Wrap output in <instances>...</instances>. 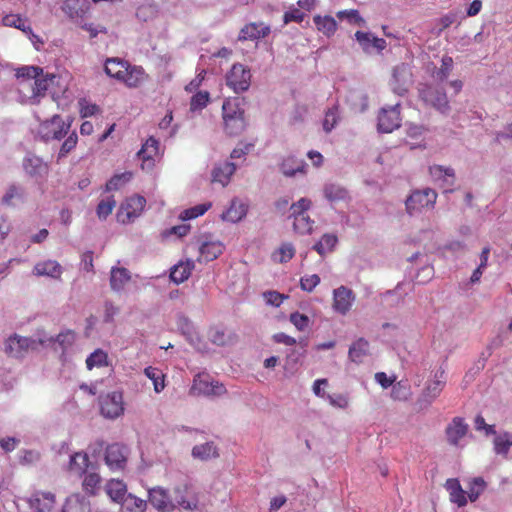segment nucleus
<instances>
[{"label": "nucleus", "instance_id": "nucleus-1", "mask_svg": "<svg viewBox=\"0 0 512 512\" xmlns=\"http://www.w3.org/2000/svg\"><path fill=\"white\" fill-rule=\"evenodd\" d=\"M52 339H44L42 337L30 338L14 335L8 338L5 343V352L11 357H23L28 351L37 350L40 346L52 342Z\"/></svg>", "mask_w": 512, "mask_h": 512}, {"label": "nucleus", "instance_id": "nucleus-2", "mask_svg": "<svg viewBox=\"0 0 512 512\" xmlns=\"http://www.w3.org/2000/svg\"><path fill=\"white\" fill-rule=\"evenodd\" d=\"M419 98L428 106L433 107L442 114L450 111L449 101L443 88L431 84H422L419 89Z\"/></svg>", "mask_w": 512, "mask_h": 512}, {"label": "nucleus", "instance_id": "nucleus-3", "mask_svg": "<svg viewBox=\"0 0 512 512\" xmlns=\"http://www.w3.org/2000/svg\"><path fill=\"white\" fill-rule=\"evenodd\" d=\"M311 206V201L307 198H301L290 207L291 217H293V228L295 232L305 235L313 230L314 221L310 219L307 211Z\"/></svg>", "mask_w": 512, "mask_h": 512}, {"label": "nucleus", "instance_id": "nucleus-4", "mask_svg": "<svg viewBox=\"0 0 512 512\" xmlns=\"http://www.w3.org/2000/svg\"><path fill=\"white\" fill-rule=\"evenodd\" d=\"M190 395L221 396L226 393L223 383L213 380L207 373H198L189 391Z\"/></svg>", "mask_w": 512, "mask_h": 512}, {"label": "nucleus", "instance_id": "nucleus-5", "mask_svg": "<svg viewBox=\"0 0 512 512\" xmlns=\"http://www.w3.org/2000/svg\"><path fill=\"white\" fill-rule=\"evenodd\" d=\"M437 193L431 188L414 191L406 200V209L410 215L421 212L423 209L433 208Z\"/></svg>", "mask_w": 512, "mask_h": 512}, {"label": "nucleus", "instance_id": "nucleus-6", "mask_svg": "<svg viewBox=\"0 0 512 512\" xmlns=\"http://www.w3.org/2000/svg\"><path fill=\"white\" fill-rule=\"evenodd\" d=\"M251 83L250 69L244 65L237 63L232 66L226 75V84L235 93H240L248 90Z\"/></svg>", "mask_w": 512, "mask_h": 512}, {"label": "nucleus", "instance_id": "nucleus-7", "mask_svg": "<svg viewBox=\"0 0 512 512\" xmlns=\"http://www.w3.org/2000/svg\"><path fill=\"white\" fill-rule=\"evenodd\" d=\"M101 415L107 419H116L124 413L123 394L113 391L100 398Z\"/></svg>", "mask_w": 512, "mask_h": 512}, {"label": "nucleus", "instance_id": "nucleus-8", "mask_svg": "<svg viewBox=\"0 0 512 512\" xmlns=\"http://www.w3.org/2000/svg\"><path fill=\"white\" fill-rule=\"evenodd\" d=\"M26 502L32 512H52L56 505V495L51 491L35 490Z\"/></svg>", "mask_w": 512, "mask_h": 512}, {"label": "nucleus", "instance_id": "nucleus-9", "mask_svg": "<svg viewBox=\"0 0 512 512\" xmlns=\"http://www.w3.org/2000/svg\"><path fill=\"white\" fill-rule=\"evenodd\" d=\"M145 205L146 199L143 196L135 195L128 198L120 207L117 214L118 220L122 223L132 222L141 214Z\"/></svg>", "mask_w": 512, "mask_h": 512}, {"label": "nucleus", "instance_id": "nucleus-10", "mask_svg": "<svg viewBox=\"0 0 512 512\" xmlns=\"http://www.w3.org/2000/svg\"><path fill=\"white\" fill-rule=\"evenodd\" d=\"M70 123H65L59 115H53L50 120L41 125V134L45 140H60L69 131Z\"/></svg>", "mask_w": 512, "mask_h": 512}, {"label": "nucleus", "instance_id": "nucleus-11", "mask_svg": "<svg viewBox=\"0 0 512 512\" xmlns=\"http://www.w3.org/2000/svg\"><path fill=\"white\" fill-rule=\"evenodd\" d=\"M400 122L399 104L388 108H382L378 115V130L383 133H391L400 127Z\"/></svg>", "mask_w": 512, "mask_h": 512}, {"label": "nucleus", "instance_id": "nucleus-12", "mask_svg": "<svg viewBox=\"0 0 512 512\" xmlns=\"http://www.w3.org/2000/svg\"><path fill=\"white\" fill-rule=\"evenodd\" d=\"M176 507L186 511H194L199 506V493L192 486L184 485L175 489Z\"/></svg>", "mask_w": 512, "mask_h": 512}, {"label": "nucleus", "instance_id": "nucleus-13", "mask_svg": "<svg viewBox=\"0 0 512 512\" xmlns=\"http://www.w3.org/2000/svg\"><path fill=\"white\" fill-rule=\"evenodd\" d=\"M148 501L159 512H172L176 508L168 491L160 486L148 490Z\"/></svg>", "mask_w": 512, "mask_h": 512}, {"label": "nucleus", "instance_id": "nucleus-14", "mask_svg": "<svg viewBox=\"0 0 512 512\" xmlns=\"http://www.w3.org/2000/svg\"><path fill=\"white\" fill-rule=\"evenodd\" d=\"M355 293L346 286H340L333 291L332 307L335 312L346 315L355 302Z\"/></svg>", "mask_w": 512, "mask_h": 512}, {"label": "nucleus", "instance_id": "nucleus-15", "mask_svg": "<svg viewBox=\"0 0 512 512\" xmlns=\"http://www.w3.org/2000/svg\"><path fill=\"white\" fill-rule=\"evenodd\" d=\"M105 463L111 470L124 469L127 463V448L118 443L108 445L105 450Z\"/></svg>", "mask_w": 512, "mask_h": 512}, {"label": "nucleus", "instance_id": "nucleus-16", "mask_svg": "<svg viewBox=\"0 0 512 512\" xmlns=\"http://www.w3.org/2000/svg\"><path fill=\"white\" fill-rule=\"evenodd\" d=\"M149 79V74L142 66L129 64V69H126L119 82L129 89H137L147 83Z\"/></svg>", "mask_w": 512, "mask_h": 512}, {"label": "nucleus", "instance_id": "nucleus-17", "mask_svg": "<svg viewBox=\"0 0 512 512\" xmlns=\"http://www.w3.org/2000/svg\"><path fill=\"white\" fill-rule=\"evenodd\" d=\"M159 154V142L154 137H149L138 151L137 156L142 161V169H151L155 163V157Z\"/></svg>", "mask_w": 512, "mask_h": 512}, {"label": "nucleus", "instance_id": "nucleus-18", "mask_svg": "<svg viewBox=\"0 0 512 512\" xmlns=\"http://www.w3.org/2000/svg\"><path fill=\"white\" fill-rule=\"evenodd\" d=\"M355 38L363 51L367 53L371 52L372 49H375L377 52H382L387 46L385 39L375 37L368 32L357 31Z\"/></svg>", "mask_w": 512, "mask_h": 512}, {"label": "nucleus", "instance_id": "nucleus-19", "mask_svg": "<svg viewBox=\"0 0 512 512\" xmlns=\"http://www.w3.org/2000/svg\"><path fill=\"white\" fill-rule=\"evenodd\" d=\"M61 10L70 19L83 18L90 10L89 0H64Z\"/></svg>", "mask_w": 512, "mask_h": 512}, {"label": "nucleus", "instance_id": "nucleus-20", "mask_svg": "<svg viewBox=\"0 0 512 512\" xmlns=\"http://www.w3.org/2000/svg\"><path fill=\"white\" fill-rule=\"evenodd\" d=\"M23 168L31 177H44L48 174L49 166L40 157L27 155L23 160Z\"/></svg>", "mask_w": 512, "mask_h": 512}, {"label": "nucleus", "instance_id": "nucleus-21", "mask_svg": "<svg viewBox=\"0 0 512 512\" xmlns=\"http://www.w3.org/2000/svg\"><path fill=\"white\" fill-rule=\"evenodd\" d=\"M468 431V425L464 422L463 418L455 417L446 428V436L448 442L457 446L461 438H463Z\"/></svg>", "mask_w": 512, "mask_h": 512}, {"label": "nucleus", "instance_id": "nucleus-22", "mask_svg": "<svg viewBox=\"0 0 512 512\" xmlns=\"http://www.w3.org/2000/svg\"><path fill=\"white\" fill-rule=\"evenodd\" d=\"M63 273L62 266L56 260H45L35 264L33 274L35 276H48L60 279Z\"/></svg>", "mask_w": 512, "mask_h": 512}, {"label": "nucleus", "instance_id": "nucleus-23", "mask_svg": "<svg viewBox=\"0 0 512 512\" xmlns=\"http://www.w3.org/2000/svg\"><path fill=\"white\" fill-rule=\"evenodd\" d=\"M270 33V26L263 22L246 24L240 31L239 40H256L266 37Z\"/></svg>", "mask_w": 512, "mask_h": 512}, {"label": "nucleus", "instance_id": "nucleus-24", "mask_svg": "<svg viewBox=\"0 0 512 512\" xmlns=\"http://www.w3.org/2000/svg\"><path fill=\"white\" fill-rule=\"evenodd\" d=\"M445 488L449 493V499L458 507H464L467 504L466 491L461 487L457 478H450L446 480Z\"/></svg>", "mask_w": 512, "mask_h": 512}, {"label": "nucleus", "instance_id": "nucleus-25", "mask_svg": "<svg viewBox=\"0 0 512 512\" xmlns=\"http://www.w3.org/2000/svg\"><path fill=\"white\" fill-rule=\"evenodd\" d=\"M129 64L128 61L118 57L107 58L104 64V71L109 77L119 82L126 69H129Z\"/></svg>", "mask_w": 512, "mask_h": 512}, {"label": "nucleus", "instance_id": "nucleus-26", "mask_svg": "<svg viewBox=\"0 0 512 512\" xmlns=\"http://www.w3.org/2000/svg\"><path fill=\"white\" fill-rule=\"evenodd\" d=\"M429 173L435 182H442L443 186L450 187L455 183V173L452 168L432 165L429 167Z\"/></svg>", "mask_w": 512, "mask_h": 512}, {"label": "nucleus", "instance_id": "nucleus-27", "mask_svg": "<svg viewBox=\"0 0 512 512\" xmlns=\"http://www.w3.org/2000/svg\"><path fill=\"white\" fill-rule=\"evenodd\" d=\"M62 512H90L89 501L79 493L67 497Z\"/></svg>", "mask_w": 512, "mask_h": 512}, {"label": "nucleus", "instance_id": "nucleus-28", "mask_svg": "<svg viewBox=\"0 0 512 512\" xmlns=\"http://www.w3.org/2000/svg\"><path fill=\"white\" fill-rule=\"evenodd\" d=\"M131 274L124 267H113L110 272V286L113 291L119 292L123 290L125 285L130 281Z\"/></svg>", "mask_w": 512, "mask_h": 512}, {"label": "nucleus", "instance_id": "nucleus-29", "mask_svg": "<svg viewBox=\"0 0 512 512\" xmlns=\"http://www.w3.org/2000/svg\"><path fill=\"white\" fill-rule=\"evenodd\" d=\"M107 495L116 503H122L125 500L127 486L122 480L111 479L105 485Z\"/></svg>", "mask_w": 512, "mask_h": 512}, {"label": "nucleus", "instance_id": "nucleus-30", "mask_svg": "<svg viewBox=\"0 0 512 512\" xmlns=\"http://www.w3.org/2000/svg\"><path fill=\"white\" fill-rule=\"evenodd\" d=\"M246 214L247 206L244 203L234 199L231 201L229 208L223 212L221 217L225 221L236 223L242 220Z\"/></svg>", "mask_w": 512, "mask_h": 512}, {"label": "nucleus", "instance_id": "nucleus-31", "mask_svg": "<svg viewBox=\"0 0 512 512\" xmlns=\"http://www.w3.org/2000/svg\"><path fill=\"white\" fill-rule=\"evenodd\" d=\"M236 170V166L232 162H225L222 165H219L213 169L212 172V181L220 183L222 186H226L230 177L234 174Z\"/></svg>", "mask_w": 512, "mask_h": 512}, {"label": "nucleus", "instance_id": "nucleus-32", "mask_svg": "<svg viewBox=\"0 0 512 512\" xmlns=\"http://www.w3.org/2000/svg\"><path fill=\"white\" fill-rule=\"evenodd\" d=\"M88 467L89 457L86 453L77 452L71 456L69 462V471L72 474L81 477L87 472Z\"/></svg>", "mask_w": 512, "mask_h": 512}, {"label": "nucleus", "instance_id": "nucleus-33", "mask_svg": "<svg viewBox=\"0 0 512 512\" xmlns=\"http://www.w3.org/2000/svg\"><path fill=\"white\" fill-rule=\"evenodd\" d=\"M55 75H43L37 76L32 83H28V86L32 89V96L38 97L43 96L48 90L49 86L54 82Z\"/></svg>", "mask_w": 512, "mask_h": 512}, {"label": "nucleus", "instance_id": "nucleus-34", "mask_svg": "<svg viewBox=\"0 0 512 512\" xmlns=\"http://www.w3.org/2000/svg\"><path fill=\"white\" fill-rule=\"evenodd\" d=\"M313 21L317 30L322 32L327 37L334 35L337 30V22L332 16L316 15L314 16Z\"/></svg>", "mask_w": 512, "mask_h": 512}, {"label": "nucleus", "instance_id": "nucleus-35", "mask_svg": "<svg viewBox=\"0 0 512 512\" xmlns=\"http://www.w3.org/2000/svg\"><path fill=\"white\" fill-rule=\"evenodd\" d=\"M194 268L193 262L186 261L180 262L175 265L170 272V279L176 284L183 283L186 281Z\"/></svg>", "mask_w": 512, "mask_h": 512}, {"label": "nucleus", "instance_id": "nucleus-36", "mask_svg": "<svg viewBox=\"0 0 512 512\" xmlns=\"http://www.w3.org/2000/svg\"><path fill=\"white\" fill-rule=\"evenodd\" d=\"M306 164L303 160H298L294 156L285 158L281 164V171L286 176H294L296 173H305Z\"/></svg>", "mask_w": 512, "mask_h": 512}, {"label": "nucleus", "instance_id": "nucleus-37", "mask_svg": "<svg viewBox=\"0 0 512 512\" xmlns=\"http://www.w3.org/2000/svg\"><path fill=\"white\" fill-rule=\"evenodd\" d=\"M2 23L7 27H14L23 31L27 35H33L32 28L28 24L27 19L22 18L19 14H8L2 18Z\"/></svg>", "mask_w": 512, "mask_h": 512}, {"label": "nucleus", "instance_id": "nucleus-38", "mask_svg": "<svg viewBox=\"0 0 512 512\" xmlns=\"http://www.w3.org/2000/svg\"><path fill=\"white\" fill-rule=\"evenodd\" d=\"M192 455L201 460H209L219 456L218 449L213 442L196 445L192 449Z\"/></svg>", "mask_w": 512, "mask_h": 512}, {"label": "nucleus", "instance_id": "nucleus-39", "mask_svg": "<svg viewBox=\"0 0 512 512\" xmlns=\"http://www.w3.org/2000/svg\"><path fill=\"white\" fill-rule=\"evenodd\" d=\"M369 352V342L364 338L356 340L349 349V358L356 363L363 361Z\"/></svg>", "mask_w": 512, "mask_h": 512}, {"label": "nucleus", "instance_id": "nucleus-40", "mask_svg": "<svg viewBox=\"0 0 512 512\" xmlns=\"http://www.w3.org/2000/svg\"><path fill=\"white\" fill-rule=\"evenodd\" d=\"M223 245L220 242H205L200 247V256L204 261H212L223 253Z\"/></svg>", "mask_w": 512, "mask_h": 512}, {"label": "nucleus", "instance_id": "nucleus-41", "mask_svg": "<svg viewBox=\"0 0 512 512\" xmlns=\"http://www.w3.org/2000/svg\"><path fill=\"white\" fill-rule=\"evenodd\" d=\"M210 341L217 346H225L232 343L236 336L232 333H226L224 329L213 327L209 330Z\"/></svg>", "mask_w": 512, "mask_h": 512}, {"label": "nucleus", "instance_id": "nucleus-42", "mask_svg": "<svg viewBox=\"0 0 512 512\" xmlns=\"http://www.w3.org/2000/svg\"><path fill=\"white\" fill-rule=\"evenodd\" d=\"M493 444L495 453L506 457L512 447V433L504 432L497 435Z\"/></svg>", "mask_w": 512, "mask_h": 512}, {"label": "nucleus", "instance_id": "nucleus-43", "mask_svg": "<svg viewBox=\"0 0 512 512\" xmlns=\"http://www.w3.org/2000/svg\"><path fill=\"white\" fill-rule=\"evenodd\" d=\"M144 374L153 382L156 393L161 392L165 388V375L160 369L149 366L144 369Z\"/></svg>", "mask_w": 512, "mask_h": 512}, {"label": "nucleus", "instance_id": "nucleus-44", "mask_svg": "<svg viewBox=\"0 0 512 512\" xmlns=\"http://www.w3.org/2000/svg\"><path fill=\"white\" fill-rule=\"evenodd\" d=\"M42 338L53 340L50 343H46L44 346H50L54 345L55 343H58L63 350H66L68 347H71L73 345V343L75 342L76 335L74 331L66 330L64 332L59 333L55 339L53 337L46 336H43Z\"/></svg>", "mask_w": 512, "mask_h": 512}, {"label": "nucleus", "instance_id": "nucleus-45", "mask_svg": "<svg viewBox=\"0 0 512 512\" xmlns=\"http://www.w3.org/2000/svg\"><path fill=\"white\" fill-rule=\"evenodd\" d=\"M43 70L39 67L34 66H25L21 67L17 70L16 76L18 79H22L21 84L24 86H28V83H32V81L42 74Z\"/></svg>", "mask_w": 512, "mask_h": 512}, {"label": "nucleus", "instance_id": "nucleus-46", "mask_svg": "<svg viewBox=\"0 0 512 512\" xmlns=\"http://www.w3.org/2000/svg\"><path fill=\"white\" fill-rule=\"evenodd\" d=\"M223 120L232 118L234 116H244V110L239 106L237 98H228L222 105Z\"/></svg>", "mask_w": 512, "mask_h": 512}, {"label": "nucleus", "instance_id": "nucleus-47", "mask_svg": "<svg viewBox=\"0 0 512 512\" xmlns=\"http://www.w3.org/2000/svg\"><path fill=\"white\" fill-rule=\"evenodd\" d=\"M100 482L101 477L99 476L98 473H85L84 479L82 481L83 490L89 495H95L97 490L99 489Z\"/></svg>", "mask_w": 512, "mask_h": 512}, {"label": "nucleus", "instance_id": "nucleus-48", "mask_svg": "<svg viewBox=\"0 0 512 512\" xmlns=\"http://www.w3.org/2000/svg\"><path fill=\"white\" fill-rule=\"evenodd\" d=\"M245 125L244 116H234L224 120L225 131L231 136L240 134Z\"/></svg>", "mask_w": 512, "mask_h": 512}, {"label": "nucleus", "instance_id": "nucleus-49", "mask_svg": "<svg viewBox=\"0 0 512 512\" xmlns=\"http://www.w3.org/2000/svg\"><path fill=\"white\" fill-rule=\"evenodd\" d=\"M445 385V372L439 371L435 374V379L428 383L426 393L428 396L436 398Z\"/></svg>", "mask_w": 512, "mask_h": 512}, {"label": "nucleus", "instance_id": "nucleus-50", "mask_svg": "<svg viewBox=\"0 0 512 512\" xmlns=\"http://www.w3.org/2000/svg\"><path fill=\"white\" fill-rule=\"evenodd\" d=\"M337 241L338 239L336 235L324 234L321 240L313 246V249L323 256L326 252L333 250Z\"/></svg>", "mask_w": 512, "mask_h": 512}, {"label": "nucleus", "instance_id": "nucleus-51", "mask_svg": "<svg viewBox=\"0 0 512 512\" xmlns=\"http://www.w3.org/2000/svg\"><path fill=\"white\" fill-rule=\"evenodd\" d=\"M486 487V482L481 477H476L471 480L469 483L468 491H466V496L469 498L471 502L476 501L479 496L484 492Z\"/></svg>", "mask_w": 512, "mask_h": 512}, {"label": "nucleus", "instance_id": "nucleus-52", "mask_svg": "<svg viewBox=\"0 0 512 512\" xmlns=\"http://www.w3.org/2000/svg\"><path fill=\"white\" fill-rule=\"evenodd\" d=\"M108 365V355L101 349L95 350L86 359V366L89 370L94 367H104Z\"/></svg>", "mask_w": 512, "mask_h": 512}, {"label": "nucleus", "instance_id": "nucleus-53", "mask_svg": "<svg viewBox=\"0 0 512 512\" xmlns=\"http://www.w3.org/2000/svg\"><path fill=\"white\" fill-rule=\"evenodd\" d=\"M324 195L331 202L340 201L346 199L347 191L339 185L327 184L324 187Z\"/></svg>", "mask_w": 512, "mask_h": 512}, {"label": "nucleus", "instance_id": "nucleus-54", "mask_svg": "<svg viewBox=\"0 0 512 512\" xmlns=\"http://www.w3.org/2000/svg\"><path fill=\"white\" fill-rule=\"evenodd\" d=\"M211 206H212L211 202L198 204L194 207L184 210L181 213L180 217L183 220L195 219V218L205 214V212L208 211L211 208Z\"/></svg>", "mask_w": 512, "mask_h": 512}, {"label": "nucleus", "instance_id": "nucleus-55", "mask_svg": "<svg viewBox=\"0 0 512 512\" xmlns=\"http://www.w3.org/2000/svg\"><path fill=\"white\" fill-rule=\"evenodd\" d=\"M295 255V249L292 244L284 243L279 249L273 254L275 260L280 263H286L290 261Z\"/></svg>", "mask_w": 512, "mask_h": 512}, {"label": "nucleus", "instance_id": "nucleus-56", "mask_svg": "<svg viewBox=\"0 0 512 512\" xmlns=\"http://www.w3.org/2000/svg\"><path fill=\"white\" fill-rule=\"evenodd\" d=\"M453 59L450 56H443L441 60V66L436 72V79L440 82L445 81L453 70Z\"/></svg>", "mask_w": 512, "mask_h": 512}, {"label": "nucleus", "instance_id": "nucleus-57", "mask_svg": "<svg viewBox=\"0 0 512 512\" xmlns=\"http://www.w3.org/2000/svg\"><path fill=\"white\" fill-rule=\"evenodd\" d=\"M210 100V94L207 91H199L192 96L190 109L192 111L201 110L207 106Z\"/></svg>", "mask_w": 512, "mask_h": 512}, {"label": "nucleus", "instance_id": "nucleus-58", "mask_svg": "<svg viewBox=\"0 0 512 512\" xmlns=\"http://www.w3.org/2000/svg\"><path fill=\"white\" fill-rule=\"evenodd\" d=\"M125 508L132 512H145L147 508V501L129 494L125 498Z\"/></svg>", "mask_w": 512, "mask_h": 512}, {"label": "nucleus", "instance_id": "nucleus-59", "mask_svg": "<svg viewBox=\"0 0 512 512\" xmlns=\"http://www.w3.org/2000/svg\"><path fill=\"white\" fill-rule=\"evenodd\" d=\"M23 198V189L15 184H11L2 197V204L10 206L15 199Z\"/></svg>", "mask_w": 512, "mask_h": 512}, {"label": "nucleus", "instance_id": "nucleus-60", "mask_svg": "<svg viewBox=\"0 0 512 512\" xmlns=\"http://www.w3.org/2000/svg\"><path fill=\"white\" fill-rule=\"evenodd\" d=\"M339 119L338 115V106H333L332 108L328 109L324 120H323V129L325 132L329 133L337 124Z\"/></svg>", "mask_w": 512, "mask_h": 512}, {"label": "nucleus", "instance_id": "nucleus-61", "mask_svg": "<svg viewBox=\"0 0 512 512\" xmlns=\"http://www.w3.org/2000/svg\"><path fill=\"white\" fill-rule=\"evenodd\" d=\"M405 74H406V68L404 65L397 66L393 69L392 85H393L394 91L397 92L399 95H402L404 92L407 91V88L404 86V84L402 86H396L404 78Z\"/></svg>", "mask_w": 512, "mask_h": 512}, {"label": "nucleus", "instance_id": "nucleus-62", "mask_svg": "<svg viewBox=\"0 0 512 512\" xmlns=\"http://www.w3.org/2000/svg\"><path fill=\"white\" fill-rule=\"evenodd\" d=\"M131 176V173H122L114 175L106 183V191H114L120 189L126 182L130 180Z\"/></svg>", "mask_w": 512, "mask_h": 512}, {"label": "nucleus", "instance_id": "nucleus-63", "mask_svg": "<svg viewBox=\"0 0 512 512\" xmlns=\"http://www.w3.org/2000/svg\"><path fill=\"white\" fill-rule=\"evenodd\" d=\"M289 320L298 331L306 330L310 323L309 317L299 312L291 313L289 316Z\"/></svg>", "mask_w": 512, "mask_h": 512}, {"label": "nucleus", "instance_id": "nucleus-64", "mask_svg": "<svg viewBox=\"0 0 512 512\" xmlns=\"http://www.w3.org/2000/svg\"><path fill=\"white\" fill-rule=\"evenodd\" d=\"M410 395V389L406 384L398 382L392 385L391 397L394 400H407Z\"/></svg>", "mask_w": 512, "mask_h": 512}]
</instances>
